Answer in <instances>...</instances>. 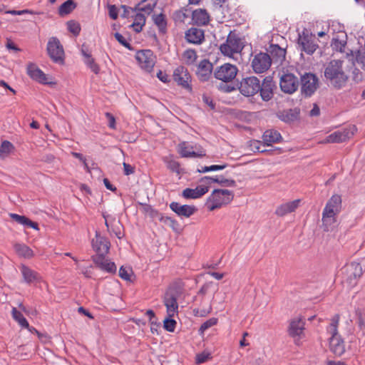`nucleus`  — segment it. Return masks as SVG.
Returning <instances> with one entry per match:
<instances>
[{"label": "nucleus", "mask_w": 365, "mask_h": 365, "mask_svg": "<svg viewBox=\"0 0 365 365\" xmlns=\"http://www.w3.org/2000/svg\"><path fill=\"white\" fill-rule=\"evenodd\" d=\"M123 228V225L120 223V220H116L115 217L112 218V222L110 223V232L109 233H113L118 239H121L123 237V235L121 232V230Z\"/></svg>", "instance_id": "nucleus-39"}, {"label": "nucleus", "mask_w": 365, "mask_h": 365, "mask_svg": "<svg viewBox=\"0 0 365 365\" xmlns=\"http://www.w3.org/2000/svg\"><path fill=\"white\" fill-rule=\"evenodd\" d=\"M183 58L185 60L187 64H192L197 59L196 51L193 49H187L183 53Z\"/></svg>", "instance_id": "nucleus-45"}, {"label": "nucleus", "mask_w": 365, "mask_h": 365, "mask_svg": "<svg viewBox=\"0 0 365 365\" xmlns=\"http://www.w3.org/2000/svg\"><path fill=\"white\" fill-rule=\"evenodd\" d=\"M260 93L261 98L264 101H268L273 97V81L272 78L267 76L263 79L262 83H260Z\"/></svg>", "instance_id": "nucleus-20"}, {"label": "nucleus", "mask_w": 365, "mask_h": 365, "mask_svg": "<svg viewBox=\"0 0 365 365\" xmlns=\"http://www.w3.org/2000/svg\"><path fill=\"white\" fill-rule=\"evenodd\" d=\"M164 162L166 163L167 168L172 172L180 174V165L179 162L173 159H168V158L164 160Z\"/></svg>", "instance_id": "nucleus-43"}, {"label": "nucleus", "mask_w": 365, "mask_h": 365, "mask_svg": "<svg viewBox=\"0 0 365 365\" xmlns=\"http://www.w3.org/2000/svg\"><path fill=\"white\" fill-rule=\"evenodd\" d=\"M187 17V15L182 11H177L175 13V20L183 21Z\"/></svg>", "instance_id": "nucleus-64"}, {"label": "nucleus", "mask_w": 365, "mask_h": 365, "mask_svg": "<svg viewBox=\"0 0 365 365\" xmlns=\"http://www.w3.org/2000/svg\"><path fill=\"white\" fill-rule=\"evenodd\" d=\"M134 19V22L131 25L132 27L135 26H144L145 24V14L141 13H137L134 16H132Z\"/></svg>", "instance_id": "nucleus-52"}, {"label": "nucleus", "mask_w": 365, "mask_h": 365, "mask_svg": "<svg viewBox=\"0 0 365 365\" xmlns=\"http://www.w3.org/2000/svg\"><path fill=\"white\" fill-rule=\"evenodd\" d=\"M344 281L348 286L353 287L356 285L358 280L363 274L361 265L359 262H352L345 265L343 268Z\"/></svg>", "instance_id": "nucleus-6"}, {"label": "nucleus", "mask_w": 365, "mask_h": 365, "mask_svg": "<svg viewBox=\"0 0 365 365\" xmlns=\"http://www.w3.org/2000/svg\"><path fill=\"white\" fill-rule=\"evenodd\" d=\"M173 79L178 86H180L189 92L192 91V86L190 84V82L191 81V76L190 75L187 68L185 66H180L174 70Z\"/></svg>", "instance_id": "nucleus-14"}, {"label": "nucleus", "mask_w": 365, "mask_h": 365, "mask_svg": "<svg viewBox=\"0 0 365 365\" xmlns=\"http://www.w3.org/2000/svg\"><path fill=\"white\" fill-rule=\"evenodd\" d=\"M76 7V4L73 0H67L59 6L58 14L64 16L69 14Z\"/></svg>", "instance_id": "nucleus-38"}, {"label": "nucleus", "mask_w": 365, "mask_h": 365, "mask_svg": "<svg viewBox=\"0 0 365 365\" xmlns=\"http://www.w3.org/2000/svg\"><path fill=\"white\" fill-rule=\"evenodd\" d=\"M343 61L331 60L324 68V75L328 83L336 89L344 87L349 76L343 69Z\"/></svg>", "instance_id": "nucleus-1"}, {"label": "nucleus", "mask_w": 365, "mask_h": 365, "mask_svg": "<svg viewBox=\"0 0 365 365\" xmlns=\"http://www.w3.org/2000/svg\"><path fill=\"white\" fill-rule=\"evenodd\" d=\"M100 269L109 273H115L116 272V266L115 263L109 262L108 259H106V262L103 263V265H102Z\"/></svg>", "instance_id": "nucleus-55"}, {"label": "nucleus", "mask_w": 365, "mask_h": 365, "mask_svg": "<svg viewBox=\"0 0 365 365\" xmlns=\"http://www.w3.org/2000/svg\"><path fill=\"white\" fill-rule=\"evenodd\" d=\"M21 272L23 275L24 279L26 283L30 284L38 279V273L32 270L27 266L22 265L21 267Z\"/></svg>", "instance_id": "nucleus-35"}, {"label": "nucleus", "mask_w": 365, "mask_h": 365, "mask_svg": "<svg viewBox=\"0 0 365 365\" xmlns=\"http://www.w3.org/2000/svg\"><path fill=\"white\" fill-rule=\"evenodd\" d=\"M208 356L209 354H205V352L197 354L196 357V363L200 364L205 362L208 359Z\"/></svg>", "instance_id": "nucleus-62"}, {"label": "nucleus", "mask_w": 365, "mask_h": 365, "mask_svg": "<svg viewBox=\"0 0 365 365\" xmlns=\"http://www.w3.org/2000/svg\"><path fill=\"white\" fill-rule=\"evenodd\" d=\"M192 20L197 26H205L209 23L210 16L205 9H198L192 11Z\"/></svg>", "instance_id": "nucleus-29"}, {"label": "nucleus", "mask_w": 365, "mask_h": 365, "mask_svg": "<svg viewBox=\"0 0 365 365\" xmlns=\"http://www.w3.org/2000/svg\"><path fill=\"white\" fill-rule=\"evenodd\" d=\"M267 53L272 59V63L282 64L285 59L286 50L281 48L278 44H270L267 49Z\"/></svg>", "instance_id": "nucleus-19"}, {"label": "nucleus", "mask_w": 365, "mask_h": 365, "mask_svg": "<svg viewBox=\"0 0 365 365\" xmlns=\"http://www.w3.org/2000/svg\"><path fill=\"white\" fill-rule=\"evenodd\" d=\"M233 193L228 190L215 189L207 200L205 205L210 211L220 208L233 200Z\"/></svg>", "instance_id": "nucleus-3"}, {"label": "nucleus", "mask_w": 365, "mask_h": 365, "mask_svg": "<svg viewBox=\"0 0 365 365\" xmlns=\"http://www.w3.org/2000/svg\"><path fill=\"white\" fill-rule=\"evenodd\" d=\"M304 329V322L301 318L293 319L288 327V334L292 337H300Z\"/></svg>", "instance_id": "nucleus-23"}, {"label": "nucleus", "mask_w": 365, "mask_h": 365, "mask_svg": "<svg viewBox=\"0 0 365 365\" xmlns=\"http://www.w3.org/2000/svg\"><path fill=\"white\" fill-rule=\"evenodd\" d=\"M355 316L357 319V324L359 329H362L365 326V312L361 308H356L355 309Z\"/></svg>", "instance_id": "nucleus-46"}, {"label": "nucleus", "mask_w": 365, "mask_h": 365, "mask_svg": "<svg viewBox=\"0 0 365 365\" xmlns=\"http://www.w3.org/2000/svg\"><path fill=\"white\" fill-rule=\"evenodd\" d=\"M178 153L182 158H197V157H202L205 155V153H198L193 150L192 146H190L189 148L187 142H182L178 145Z\"/></svg>", "instance_id": "nucleus-31"}, {"label": "nucleus", "mask_w": 365, "mask_h": 365, "mask_svg": "<svg viewBox=\"0 0 365 365\" xmlns=\"http://www.w3.org/2000/svg\"><path fill=\"white\" fill-rule=\"evenodd\" d=\"M217 319L216 318H210V319L207 320L204 323H202L199 329V332L200 334H202L205 331L208 329L209 328L212 327V326L217 324Z\"/></svg>", "instance_id": "nucleus-53"}, {"label": "nucleus", "mask_w": 365, "mask_h": 365, "mask_svg": "<svg viewBox=\"0 0 365 365\" xmlns=\"http://www.w3.org/2000/svg\"><path fill=\"white\" fill-rule=\"evenodd\" d=\"M46 51L54 63L61 65L64 63V50L58 38L53 36L48 39Z\"/></svg>", "instance_id": "nucleus-5"}, {"label": "nucleus", "mask_w": 365, "mask_h": 365, "mask_svg": "<svg viewBox=\"0 0 365 365\" xmlns=\"http://www.w3.org/2000/svg\"><path fill=\"white\" fill-rule=\"evenodd\" d=\"M27 74L33 79L41 83L48 84L46 74L36 64L29 63L27 66Z\"/></svg>", "instance_id": "nucleus-22"}, {"label": "nucleus", "mask_w": 365, "mask_h": 365, "mask_svg": "<svg viewBox=\"0 0 365 365\" xmlns=\"http://www.w3.org/2000/svg\"><path fill=\"white\" fill-rule=\"evenodd\" d=\"M341 207V196L338 195H334L328 200L323 210V212L336 215L340 212Z\"/></svg>", "instance_id": "nucleus-21"}, {"label": "nucleus", "mask_w": 365, "mask_h": 365, "mask_svg": "<svg viewBox=\"0 0 365 365\" xmlns=\"http://www.w3.org/2000/svg\"><path fill=\"white\" fill-rule=\"evenodd\" d=\"M353 135L354 132L348 129H344L343 130H338L330 134L327 136V141L332 143H343L349 139Z\"/></svg>", "instance_id": "nucleus-24"}, {"label": "nucleus", "mask_w": 365, "mask_h": 365, "mask_svg": "<svg viewBox=\"0 0 365 365\" xmlns=\"http://www.w3.org/2000/svg\"><path fill=\"white\" fill-rule=\"evenodd\" d=\"M272 63L269 53L260 52L254 56L252 61V67L256 73H262L267 71Z\"/></svg>", "instance_id": "nucleus-12"}, {"label": "nucleus", "mask_w": 365, "mask_h": 365, "mask_svg": "<svg viewBox=\"0 0 365 365\" xmlns=\"http://www.w3.org/2000/svg\"><path fill=\"white\" fill-rule=\"evenodd\" d=\"M85 63L87 65V66L96 74L99 73L100 72V67L96 63L95 59L91 56L89 57V58L84 60Z\"/></svg>", "instance_id": "nucleus-50"}, {"label": "nucleus", "mask_w": 365, "mask_h": 365, "mask_svg": "<svg viewBox=\"0 0 365 365\" xmlns=\"http://www.w3.org/2000/svg\"><path fill=\"white\" fill-rule=\"evenodd\" d=\"M106 118L108 120V126L110 128L114 129L115 127V117L110 113H106Z\"/></svg>", "instance_id": "nucleus-61"}, {"label": "nucleus", "mask_w": 365, "mask_h": 365, "mask_svg": "<svg viewBox=\"0 0 365 365\" xmlns=\"http://www.w3.org/2000/svg\"><path fill=\"white\" fill-rule=\"evenodd\" d=\"M237 72L238 69L236 66L224 63L216 68L214 76L223 82H230L236 77Z\"/></svg>", "instance_id": "nucleus-11"}, {"label": "nucleus", "mask_w": 365, "mask_h": 365, "mask_svg": "<svg viewBox=\"0 0 365 365\" xmlns=\"http://www.w3.org/2000/svg\"><path fill=\"white\" fill-rule=\"evenodd\" d=\"M215 6L222 9V12L228 9V0H213Z\"/></svg>", "instance_id": "nucleus-57"}, {"label": "nucleus", "mask_w": 365, "mask_h": 365, "mask_svg": "<svg viewBox=\"0 0 365 365\" xmlns=\"http://www.w3.org/2000/svg\"><path fill=\"white\" fill-rule=\"evenodd\" d=\"M160 221L168 225L175 232H178L179 224L175 220L173 219L172 217L163 216V217H161L160 219Z\"/></svg>", "instance_id": "nucleus-48"}, {"label": "nucleus", "mask_w": 365, "mask_h": 365, "mask_svg": "<svg viewBox=\"0 0 365 365\" xmlns=\"http://www.w3.org/2000/svg\"><path fill=\"white\" fill-rule=\"evenodd\" d=\"M207 186L200 185L195 189L186 188L182 191V196L186 199H197L208 192Z\"/></svg>", "instance_id": "nucleus-28"}, {"label": "nucleus", "mask_w": 365, "mask_h": 365, "mask_svg": "<svg viewBox=\"0 0 365 365\" xmlns=\"http://www.w3.org/2000/svg\"><path fill=\"white\" fill-rule=\"evenodd\" d=\"M242 47L241 46V40L239 36L230 32L227 38L225 43L220 46V50L224 55L231 56L233 53L241 51Z\"/></svg>", "instance_id": "nucleus-9"}, {"label": "nucleus", "mask_w": 365, "mask_h": 365, "mask_svg": "<svg viewBox=\"0 0 365 365\" xmlns=\"http://www.w3.org/2000/svg\"><path fill=\"white\" fill-rule=\"evenodd\" d=\"M170 208L178 216L186 218L194 215L197 210V207L194 205H180L177 202H172L170 204Z\"/></svg>", "instance_id": "nucleus-16"}, {"label": "nucleus", "mask_w": 365, "mask_h": 365, "mask_svg": "<svg viewBox=\"0 0 365 365\" xmlns=\"http://www.w3.org/2000/svg\"><path fill=\"white\" fill-rule=\"evenodd\" d=\"M333 50L339 51L341 53L345 52V47L346 46V41H341L336 38H334L331 41V44Z\"/></svg>", "instance_id": "nucleus-44"}, {"label": "nucleus", "mask_w": 365, "mask_h": 365, "mask_svg": "<svg viewBox=\"0 0 365 365\" xmlns=\"http://www.w3.org/2000/svg\"><path fill=\"white\" fill-rule=\"evenodd\" d=\"M281 134L274 130H266L263 135L262 139L264 143L267 145H270L272 143H278L282 140Z\"/></svg>", "instance_id": "nucleus-34"}, {"label": "nucleus", "mask_w": 365, "mask_h": 365, "mask_svg": "<svg viewBox=\"0 0 365 365\" xmlns=\"http://www.w3.org/2000/svg\"><path fill=\"white\" fill-rule=\"evenodd\" d=\"M14 148V145L11 142L4 140L0 145V157L4 158L7 156Z\"/></svg>", "instance_id": "nucleus-41"}, {"label": "nucleus", "mask_w": 365, "mask_h": 365, "mask_svg": "<svg viewBox=\"0 0 365 365\" xmlns=\"http://www.w3.org/2000/svg\"><path fill=\"white\" fill-rule=\"evenodd\" d=\"M107 253L97 252L96 255L93 256V261L98 267L101 268V267L103 265V263L106 262V259L105 258V255Z\"/></svg>", "instance_id": "nucleus-54"}, {"label": "nucleus", "mask_w": 365, "mask_h": 365, "mask_svg": "<svg viewBox=\"0 0 365 365\" xmlns=\"http://www.w3.org/2000/svg\"><path fill=\"white\" fill-rule=\"evenodd\" d=\"M133 274V270L130 267H125L121 266L119 269V276L121 279L130 281V276Z\"/></svg>", "instance_id": "nucleus-51"}, {"label": "nucleus", "mask_w": 365, "mask_h": 365, "mask_svg": "<svg viewBox=\"0 0 365 365\" xmlns=\"http://www.w3.org/2000/svg\"><path fill=\"white\" fill-rule=\"evenodd\" d=\"M300 110L299 108H294L279 110L276 115L282 121L286 123H292L297 120L299 118Z\"/></svg>", "instance_id": "nucleus-18"}, {"label": "nucleus", "mask_w": 365, "mask_h": 365, "mask_svg": "<svg viewBox=\"0 0 365 365\" xmlns=\"http://www.w3.org/2000/svg\"><path fill=\"white\" fill-rule=\"evenodd\" d=\"M301 92L304 97L312 96L319 87V78L312 73L301 76Z\"/></svg>", "instance_id": "nucleus-8"}, {"label": "nucleus", "mask_w": 365, "mask_h": 365, "mask_svg": "<svg viewBox=\"0 0 365 365\" xmlns=\"http://www.w3.org/2000/svg\"><path fill=\"white\" fill-rule=\"evenodd\" d=\"M176 324V321L168 316L163 321V327L166 331L173 332L175 331Z\"/></svg>", "instance_id": "nucleus-49"}, {"label": "nucleus", "mask_w": 365, "mask_h": 365, "mask_svg": "<svg viewBox=\"0 0 365 365\" xmlns=\"http://www.w3.org/2000/svg\"><path fill=\"white\" fill-rule=\"evenodd\" d=\"M180 294V287L173 284L165 294L164 304L167 309L168 316L170 317H174L175 314L178 312V304L177 300Z\"/></svg>", "instance_id": "nucleus-4"}, {"label": "nucleus", "mask_w": 365, "mask_h": 365, "mask_svg": "<svg viewBox=\"0 0 365 365\" xmlns=\"http://www.w3.org/2000/svg\"><path fill=\"white\" fill-rule=\"evenodd\" d=\"M260 81L255 76H250L245 78L240 82L239 90L245 96H252L257 93L260 90Z\"/></svg>", "instance_id": "nucleus-10"}, {"label": "nucleus", "mask_w": 365, "mask_h": 365, "mask_svg": "<svg viewBox=\"0 0 365 365\" xmlns=\"http://www.w3.org/2000/svg\"><path fill=\"white\" fill-rule=\"evenodd\" d=\"M213 65L209 60H202L197 66V76L200 81H207L212 75Z\"/></svg>", "instance_id": "nucleus-17"}, {"label": "nucleus", "mask_w": 365, "mask_h": 365, "mask_svg": "<svg viewBox=\"0 0 365 365\" xmlns=\"http://www.w3.org/2000/svg\"><path fill=\"white\" fill-rule=\"evenodd\" d=\"M135 58L140 67L150 72L155 65L153 53L150 50H142L137 52Z\"/></svg>", "instance_id": "nucleus-15"}, {"label": "nucleus", "mask_w": 365, "mask_h": 365, "mask_svg": "<svg viewBox=\"0 0 365 365\" xmlns=\"http://www.w3.org/2000/svg\"><path fill=\"white\" fill-rule=\"evenodd\" d=\"M12 317L13 318L24 328H29V322L24 317L21 312L18 311L16 308L12 309Z\"/></svg>", "instance_id": "nucleus-40"}, {"label": "nucleus", "mask_w": 365, "mask_h": 365, "mask_svg": "<svg viewBox=\"0 0 365 365\" xmlns=\"http://www.w3.org/2000/svg\"><path fill=\"white\" fill-rule=\"evenodd\" d=\"M108 14H109V16L113 20H115L118 19V9L115 5L108 6Z\"/></svg>", "instance_id": "nucleus-58"}, {"label": "nucleus", "mask_w": 365, "mask_h": 365, "mask_svg": "<svg viewBox=\"0 0 365 365\" xmlns=\"http://www.w3.org/2000/svg\"><path fill=\"white\" fill-rule=\"evenodd\" d=\"M157 77L163 83H168L170 81L169 76L160 70L157 73Z\"/></svg>", "instance_id": "nucleus-63"}, {"label": "nucleus", "mask_w": 365, "mask_h": 365, "mask_svg": "<svg viewBox=\"0 0 365 365\" xmlns=\"http://www.w3.org/2000/svg\"><path fill=\"white\" fill-rule=\"evenodd\" d=\"M202 101L210 108L211 110H214L215 108V103L210 97L203 95Z\"/></svg>", "instance_id": "nucleus-60"}, {"label": "nucleus", "mask_w": 365, "mask_h": 365, "mask_svg": "<svg viewBox=\"0 0 365 365\" xmlns=\"http://www.w3.org/2000/svg\"><path fill=\"white\" fill-rule=\"evenodd\" d=\"M336 222L335 215L328 213H322V223L324 226V231H329V227Z\"/></svg>", "instance_id": "nucleus-42"}, {"label": "nucleus", "mask_w": 365, "mask_h": 365, "mask_svg": "<svg viewBox=\"0 0 365 365\" xmlns=\"http://www.w3.org/2000/svg\"><path fill=\"white\" fill-rule=\"evenodd\" d=\"M153 19L155 24L158 26L159 32L164 34L167 32V21L165 15L160 14L153 15Z\"/></svg>", "instance_id": "nucleus-37"}, {"label": "nucleus", "mask_w": 365, "mask_h": 365, "mask_svg": "<svg viewBox=\"0 0 365 365\" xmlns=\"http://www.w3.org/2000/svg\"><path fill=\"white\" fill-rule=\"evenodd\" d=\"M300 200H295L291 202H288L278 206L275 210V214L277 216L282 217L285 215L295 211L299 207Z\"/></svg>", "instance_id": "nucleus-26"}, {"label": "nucleus", "mask_w": 365, "mask_h": 365, "mask_svg": "<svg viewBox=\"0 0 365 365\" xmlns=\"http://www.w3.org/2000/svg\"><path fill=\"white\" fill-rule=\"evenodd\" d=\"M14 249L20 257L29 259L34 256L33 250L24 244L16 243L14 245Z\"/></svg>", "instance_id": "nucleus-36"}, {"label": "nucleus", "mask_w": 365, "mask_h": 365, "mask_svg": "<svg viewBox=\"0 0 365 365\" xmlns=\"http://www.w3.org/2000/svg\"><path fill=\"white\" fill-rule=\"evenodd\" d=\"M9 216L14 221H15L16 222H17L19 225H24L26 227H32L33 229L36 230H38V223L31 221L29 218H28L27 217H26L24 215H19L15 214V213H10Z\"/></svg>", "instance_id": "nucleus-32"}, {"label": "nucleus", "mask_w": 365, "mask_h": 365, "mask_svg": "<svg viewBox=\"0 0 365 365\" xmlns=\"http://www.w3.org/2000/svg\"><path fill=\"white\" fill-rule=\"evenodd\" d=\"M339 318V314H335L327 327V331L331 335L329 339L330 350L337 356H341L345 352L344 342L338 334Z\"/></svg>", "instance_id": "nucleus-2"}, {"label": "nucleus", "mask_w": 365, "mask_h": 365, "mask_svg": "<svg viewBox=\"0 0 365 365\" xmlns=\"http://www.w3.org/2000/svg\"><path fill=\"white\" fill-rule=\"evenodd\" d=\"M68 30L72 33L74 36H77L79 35L81 31V26L76 21L71 20L67 22Z\"/></svg>", "instance_id": "nucleus-47"}, {"label": "nucleus", "mask_w": 365, "mask_h": 365, "mask_svg": "<svg viewBox=\"0 0 365 365\" xmlns=\"http://www.w3.org/2000/svg\"><path fill=\"white\" fill-rule=\"evenodd\" d=\"M156 4L157 0H142L135 6L134 10L150 14L155 7Z\"/></svg>", "instance_id": "nucleus-33"}, {"label": "nucleus", "mask_w": 365, "mask_h": 365, "mask_svg": "<svg viewBox=\"0 0 365 365\" xmlns=\"http://www.w3.org/2000/svg\"><path fill=\"white\" fill-rule=\"evenodd\" d=\"M115 39L123 46L128 49L132 51L133 48L132 46L125 40V38L120 33H115L114 34Z\"/></svg>", "instance_id": "nucleus-56"}, {"label": "nucleus", "mask_w": 365, "mask_h": 365, "mask_svg": "<svg viewBox=\"0 0 365 365\" xmlns=\"http://www.w3.org/2000/svg\"><path fill=\"white\" fill-rule=\"evenodd\" d=\"M299 85L298 78L292 73H283L280 77L279 86L282 91L285 93L292 94L294 93Z\"/></svg>", "instance_id": "nucleus-13"}, {"label": "nucleus", "mask_w": 365, "mask_h": 365, "mask_svg": "<svg viewBox=\"0 0 365 365\" xmlns=\"http://www.w3.org/2000/svg\"><path fill=\"white\" fill-rule=\"evenodd\" d=\"M200 182L201 183H205V184H209V185L212 182H217L222 186H227V187H235L236 186V182L234 180L226 179V178H223L222 176H220V178L205 176L200 180Z\"/></svg>", "instance_id": "nucleus-30"}, {"label": "nucleus", "mask_w": 365, "mask_h": 365, "mask_svg": "<svg viewBox=\"0 0 365 365\" xmlns=\"http://www.w3.org/2000/svg\"><path fill=\"white\" fill-rule=\"evenodd\" d=\"M187 42L194 44H200L205 39L203 30L197 28H190L185 33Z\"/></svg>", "instance_id": "nucleus-25"}, {"label": "nucleus", "mask_w": 365, "mask_h": 365, "mask_svg": "<svg viewBox=\"0 0 365 365\" xmlns=\"http://www.w3.org/2000/svg\"><path fill=\"white\" fill-rule=\"evenodd\" d=\"M121 9L123 10V14H121V16L123 18H128L130 16V11L135 12L136 11L134 10V9L127 6L125 5H121Z\"/></svg>", "instance_id": "nucleus-59"}, {"label": "nucleus", "mask_w": 365, "mask_h": 365, "mask_svg": "<svg viewBox=\"0 0 365 365\" xmlns=\"http://www.w3.org/2000/svg\"><path fill=\"white\" fill-rule=\"evenodd\" d=\"M92 245L96 252L108 253L109 251V241L106 238L101 237L98 232L96 233V240H93Z\"/></svg>", "instance_id": "nucleus-27"}, {"label": "nucleus", "mask_w": 365, "mask_h": 365, "mask_svg": "<svg viewBox=\"0 0 365 365\" xmlns=\"http://www.w3.org/2000/svg\"><path fill=\"white\" fill-rule=\"evenodd\" d=\"M298 44L301 50L308 55H312L319 48L315 35L309 33L307 29L299 34Z\"/></svg>", "instance_id": "nucleus-7"}]
</instances>
